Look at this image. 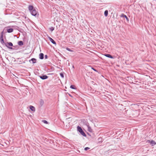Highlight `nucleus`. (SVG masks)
I'll use <instances>...</instances> for the list:
<instances>
[{"label":"nucleus","mask_w":156,"mask_h":156,"mask_svg":"<svg viewBox=\"0 0 156 156\" xmlns=\"http://www.w3.org/2000/svg\"><path fill=\"white\" fill-rule=\"evenodd\" d=\"M44 104V101L42 99H41L40 101V104L41 106H42Z\"/></svg>","instance_id":"obj_15"},{"label":"nucleus","mask_w":156,"mask_h":156,"mask_svg":"<svg viewBox=\"0 0 156 156\" xmlns=\"http://www.w3.org/2000/svg\"><path fill=\"white\" fill-rule=\"evenodd\" d=\"M148 141L149 143H150L152 146H154L156 144V143L153 140H152L151 141L150 140H148Z\"/></svg>","instance_id":"obj_8"},{"label":"nucleus","mask_w":156,"mask_h":156,"mask_svg":"<svg viewBox=\"0 0 156 156\" xmlns=\"http://www.w3.org/2000/svg\"><path fill=\"white\" fill-rule=\"evenodd\" d=\"M60 76L62 78H63L64 77V74L63 73H60Z\"/></svg>","instance_id":"obj_21"},{"label":"nucleus","mask_w":156,"mask_h":156,"mask_svg":"<svg viewBox=\"0 0 156 156\" xmlns=\"http://www.w3.org/2000/svg\"><path fill=\"white\" fill-rule=\"evenodd\" d=\"M121 16H123V15H122V14Z\"/></svg>","instance_id":"obj_28"},{"label":"nucleus","mask_w":156,"mask_h":156,"mask_svg":"<svg viewBox=\"0 0 156 156\" xmlns=\"http://www.w3.org/2000/svg\"><path fill=\"white\" fill-rule=\"evenodd\" d=\"M73 68H74V66H73Z\"/></svg>","instance_id":"obj_29"},{"label":"nucleus","mask_w":156,"mask_h":156,"mask_svg":"<svg viewBox=\"0 0 156 156\" xmlns=\"http://www.w3.org/2000/svg\"><path fill=\"white\" fill-rule=\"evenodd\" d=\"M48 38L50 41L53 44H56V43L55 41L51 38L50 37L48 36Z\"/></svg>","instance_id":"obj_6"},{"label":"nucleus","mask_w":156,"mask_h":156,"mask_svg":"<svg viewBox=\"0 0 156 156\" xmlns=\"http://www.w3.org/2000/svg\"><path fill=\"white\" fill-rule=\"evenodd\" d=\"M13 31V29L12 28L7 29V32L9 33H12Z\"/></svg>","instance_id":"obj_13"},{"label":"nucleus","mask_w":156,"mask_h":156,"mask_svg":"<svg viewBox=\"0 0 156 156\" xmlns=\"http://www.w3.org/2000/svg\"><path fill=\"white\" fill-rule=\"evenodd\" d=\"M29 108L32 111L34 112L35 111V108L32 105H30L29 106Z\"/></svg>","instance_id":"obj_12"},{"label":"nucleus","mask_w":156,"mask_h":156,"mask_svg":"<svg viewBox=\"0 0 156 156\" xmlns=\"http://www.w3.org/2000/svg\"><path fill=\"white\" fill-rule=\"evenodd\" d=\"M34 9L33 6L32 5H29V6L28 9L30 12L34 10Z\"/></svg>","instance_id":"obj_10"},{"label":"nucleus","mask_w":156,"mask_h":156,"mask_svg":"<svg viewBox=\"0 0 156 156\" xmlns=\"http://www.w3.org/2000/svg\"><path fill=\"white\" fill-rule=\"evenodd\" d=\"M13 47L15 48H18V46L17 45L13 46Z\"/></svg>","instance_id":"obj_27"},{"label":"nucleus","mask_w":156,"mask_h":156,"mask_svg":"<svg viewBox=\"0 0 156 156\" xmlns=\"http://www.w3.org/2000/svg\"><path fill=\"white\" fill-rule=\"evenodd\" d=\"M18 44L19 46H22L23 45V42L22 41H19L18 42Z\"/></svg>","instance_id":"obj_14"},{"label":"nucleus","mask_w":156,"mask_h":156,"mask_svg":"<svg viewBox=\"0 0 156 156\" xmlns=\"http://www.w3.org/2000/svg\"><path fill=\"white\" fill-rule=\"evenodd\" d=\"M37 59L35 58H32L30 60H29V62H30L31 61H32V63L33 64L35 63L36 62Z\"/></svg>","instance_id":"obj_9"},{"label":"nucleus","mask_w":156,"mask_h":156,"mask_svg":"<svg viewBox=\"0 0 156 156\" xmlns=\"http://www.w3.org/2000/svg\"><path fill=\"white\" fill-rule=\"evenodd\" d=\"M3 34H4V32L2 31L1 32V36H0V42L2 44H4V43L5 42H4L3 39Z\"/></svg>","instance_id":"obj_3"},{"label":"nucleus","mask_w":156,"mask_h":156,"mask_svg":"<svg viewBox=\"0 0 156 156\" xmlns=\"http://www.w3.org/2000/svg\"><path fill=\"white\" fill-rule=\"evenodd\" d=\"M4 45L6 47L8 48H9L10 49H12L13 50H15V49L12 48V47H9L10 46H13V45L12 43L11 42H7V43H4Z\"/></svg>","instance_id":"obj_1"},{"label":"nucleus","mask_w":156,"mask_h":156,"mask_svg":"<svg viewBox=\"0 0 156 156\" xmlns=\"http://www.w3.org/2000/svg\"><path fill=\"white\" fill-rule=\"evenodd\" d=\"M45 58L47 59L48 58V56L47 55H45L44 56Z\"/></svg>","instance_id":"obj_26"},{"label":"nucleus","mask_w":156,"mask_h":156,"mask_svg":"<svg viewBox=\"0 0 156 156\" xmlns=\"http://www.w3.org/2000/svg\"><path fill=\"white\" fill-rule=\"evenodd\" d=\"M91 69H93L94 71H95L96 72H98V71L97 70H96V69H94V68L92 67Z\"/></svg>","instance_id":"obj_24"},{"label":"nucleus","mask_w":156,"mask_h":156,"mask_svg":"<svg viewBox=\"0 0 156 156\" xmlns=\"http://www.w3.org/2000/svg\"><path fill=\"white\" fill-rule=\"evenodd\" d=\"M70 88L71 89H76V88H75V87L74 86V85H71L70 86Z\"/></svg>","instance_id":"obj_22"},{"label":"nucleus","mask_w":156,"mask_h":156,"mask_svg":"<svg viewBox=\"0 0 156 156\" xmlns=\"http://www.w3.org/2000/svg\"><path fill=\"white\" fill-rule=\"evenodd\" d=\"M90 149V148L88 147H86L84 148V149L85 151H87L88 150H89Z\"/></svg>","instance_id":"obj_25"},{"label":"nucleus","mask_w":156,"mask_h":156,"mask_svg":"<svg viewBox=\"0 0 156 156\" xmlns=\"http://www.w3.org/2000/svg\"><path fill=\"white\" fill-rule=\"evenodd\" d=\"M44 55L43 53H40L39 55V58L41 59H43L44 58Z\"/></svg>","instance_id":"obj_11"},{"label":"nucleus","mask_w":156,"mask_h":156,"mask_svg":"<svg viewBox=\"0 0 156 156\" xmlns=\"http://www.w3.org/2000/svg\"><path fill=\"white\" fill-rule=\"evenodd\" d=\"M42 122L46 124H48V122L46 120H43L42 121Z\"/></svg>","instance_id":"obj_23"},{"label":"nucleus","mask_w":156,"mask_h":156,"mask_svg":"<svg viewBox=\"0 0 156 156\" xmlns=\"http://www.w3.org/2000/svg\"><path fill=\"white\" fill-rule=\"evenodd\" d=\"M108 12L107 10H106L104 12V15L105 16H107L108 15Z\"/></svg>","instance_id":"obj_16"},{"label":"nucleus","mask_w":156,"mask_h":156,"mask_svg":"<svg viewBox=\"0 0 156 156\" xmlns=\"http://www.w3.org/2000/svg\"><path fill=\"white\" fill-rule=\"evenodd\" d=\"M39 77L41 79L44 80L47 79L48 78V76L46 75H42L39 76Z\"/></svg>","instance_id":"obj_5"},{"label":"nucleus","mask_w":156,"mask_h":156,"mask_svg":"<svg viewBox=\"0 0 156 156\" xmlns=\"http://www.w3.org/2000/svg\"><path fill=\"white\" fill-rule=\"evenodd\" d=\"M77 130L83 136L85 137L86 136V135L84 132L82 128L79 126L77 127Z\"/></svg>","instance_id":"obj_2"},{"label":"nucleus","mask_w":156,"mask_h":156,"mask_svg":"<svg viewBox=\"0 0 156 156\" xmlns=\"http://www.w3.org/2000/svg\"><path fill=\"white\" fill-rule=\"evenodd\" d=\"M66 49L68 51H71V52H73V50L72 49H70L69 48H66Z\"/></svg>","instance_id":"obj_20"},{"label":"nucleus","mask_w":156,"mask_h":156,"mask_svg":"<svg viewBox=\"0 0 156 156\" xmlns=\"http://www.w3.org/2000/svg\"><path fill=\"white\" fill-rule=\"evenodd\" d=\"M122 15H123V17L125 18L127 21H129V19L126 15H124L123 14H122Z\"/></svg>","instance_id":"obj_18"},{"label":"nucleus","mask_w":156,"mask_h":156,"mask_svg":"<svg viewBox=\"0 0 156 156\" xmlns=\"http://www.w3.org/2000/svg\"><path fill=\"white\" fill-rule=\"evenodd\" d=\"M106 57L111 58H114L110 54H105L104 55Z\"/></svg>","instance_id":"obj_7"},{"label":"nucleus","mask_w":156,"mask_h":156,"mask_svg":"<svg viewBox=\"0 0 156 156\" xmlns=\"http://www.w3.org/2000/svg\"><path fill=\"white\" fill-rule=\"evenodd\" d=\"M86 125L87 126V127H88V130L89 131H90V132H91V131L90 130H91V129L90 128V126L89 125V124H88V123H87V124H86Z\"/></svg>","instance_id":"obj_17"},{"label":"nucleus","mask_w":156,"mask_h":156,"mask_svg":"<svg viewBox=\"0 0 156 156\" xmlns=\"http://www.w3.org/2000/svg\"><path fill=\"white\" fill-rule=\"evenodd\" d=\"M55 28L54 27H51L49 28V29L51 31H52L54 30Z\"/></svg>","instance_id":"obj_19"},{"label":"nucleus","mask_w":156,"mask_h":156,"mask_svg":"<svg viewBox=\"0 0 156 156\" xmlns=\"http://www.w3.org/2000/svg\"><path fill=\"white\" fill-rule=\"evenodd\" d=\"M30 12L32 16H35L37 15V12L35 9H34Z\"/></svg>","instance_id":"obj_4"}]
</instances>
